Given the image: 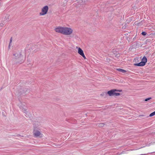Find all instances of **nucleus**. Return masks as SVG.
I'll return each mask as SVG.
<instances>
[{"instance_id":"obj_9","label":"nucleus","mask_w":155,"mask_h":155,"mask_svg":"<svg viewBox=\"0 0 155 155\" xmlns=\"http://www.w3.org/2000/svg\"><path fill=\"white\" fill-rule=\"evenodd\" d=\"M116 70L118 71L121 72L123 73H125L126 72V70L121 68H117V69Z\"/></svg>"},{"instance_id":"obj_12","label":"nucleus","mask_w":155,"mask_h":155,"mask_svg":"<svg viewBox=\"0 0 155 155\" xmlns=\"http://www.w3.org/2000/svg\"><path fill=\"white\" fill-rule=\"evenodd\" d=\"M104 124L103 123H100L99 124L98 126L100 127H103L104 126Z\"/></svg>"},{"instance_id":"obj_8","label":"nucleus","mask_w":155,"mask_h":155,"mask_svg":"<svg viewBox=\"0 0 155 155\" xmlns=\"http://www.w3.org/2000/svg\"><path fill=\"white\" fill-rule=\"evenodd\" d=\"M134 64L135 65L138 66H144L145 64L144 63V62H143L142 61L140 63L138 64Z\"/></svg>"},{"instance_id":"obj_5","label":"nucleus","mask_w":155,"mask_h":155,"mask_svg":"<svg viewBox=\"0 0 155 155\" xmlns=\"http://www.w3.org/2000/svg\"><path fill=\"white\" fill-rule=\"evenodd\" d=\"M118 91L116 89H113L107 92V94L110 96H117L120 95L119 93L117 92Z\"/></svg>"},{"instance_id":"obj_13","label":"nucleus","mask_w":155,"mask_h":155,"mask_svg":"<svg viewBox=\"0 0 155 155\" xmlns=\"http://www.w3.org/2000/svg\"><path fill=\"white\" fill-rule=\"evenodd\" d=\"M141 34L143 35H146L147 33L145 31H143L142 32Z\"/></svg>"},{"instance_id":"obj_6","label":"nucleus","mask_w":155,"mask_h":155,"mask_svg":"<svg viewBox=\"0 0 155 155\" xmlns=\"http://www.w3.org/2000/svg\"><path fill=\"white\" fill-rule=\"evenodd\" d=\"M76 48L78 49V53L81 55L82 56L84 59H86V57L85 56L83 51L80 48L76 47Z\"/></svg>"},{"instance_id":"obj_10","label":"nucleus","mask_w":155,"mask_h":155,"mask_svg":"<svg viewBox=\"0 0 155 155\" xmlns=\"http://www.w3.org/2000/svg\"><path fill=\"white\" fill-rule=\"evenodd\" d=\"M142 61L143 62H144V63H145V64H146V63L147 62V59L145 56H144L142 58Z\"/></svg>"},{"instance_id":"obj_1","label":"nucleus","mask_w":155,"mask_h":155,"mask_svg":"<svg viewBox=\"0 0 155 155\" xmlns=\"http://www.w3.org/2000/svg\"><path fill=\"white\" fill-rule=\"evenodd\" d=\"M54 30L56 32L66 35H71L73 32V30L70 27H58L55 28Z\"/></svg>"},{"instance_id":"obj_2","label":"nucleus","mask_w":155,"mask_h":155,"mask_svg":"<svg viewBox=\"0 0 155 155\" xmlns=\"http://www.w3.org/2000/svg\"><path fill=\"white\" fill-rule=\"evenodd\" d=\"M13 55L17 63H22L24 62L25 59V57L22 56L21 52L19 51L14 52Z\"/></svg>"},{"instance_id":"obj_4","label":"nucleus","mask_w":155,"mask_h":155,"mask_svg":"<svg viewBox=\"0 0 155 155\" xmlns=\"http://www.w3.org/2000/svg\"><path fill=\"white\" fill-rule=\"evenodd\" d=\"M48 7L47 5L44 6L41 9V11L39 13V15L40 16H43L48 13Z\"/></svg>"},{"instance_id":"obj_11","label":"nucleus","mask_w":155,"mask_h":155,"mask_svg":"<svg viewBox=\"0 0 155 155\" xmlns=\"http://www.w3.org/2000/svg\"><path fill=\"white\" fill-rule=\"evenodd\" d=\"M154 115H155V111L150 114L149 116L150 117H152Z\"/></svg>"},{"instance_id":"obj_14","label":"nucleus","mask_w":155,"mask_h":155,"mask_svg":"<svg viewBox=\"0 0 155 155\" xmlns=\"http://www.w3.org/2000/svg\"><path fill=\"white\" fill-rule=\"evenodd\" d=\"M151 99V97H150V98H146L145 99V101H147L149 100H150V99Z\"/></svg>"},{"instance_id":"obj_3","label":"nucleus","mask_w":155,"mask_h":155,"mask_svg":"<svg viewBox=\"0 0 155 155\" xmlns=\"http://www.w3.org/2000/svg\"><path fill=\"white\" fill-rule=\"evenodd\" d=\"M33 134L35 137L37 138H41L44 136L43 134L38 128L36 127L34 128Z\"/></svg>"},{"instance_id":"obj_15","label":"nucleus","mask_w":155,"mask_h":155,"mask_svg":"<svg viewBox=\"0 0 155 155\" xmlns=\"http://www.w3.org/2000/svg\"><path fill=\"white\" fill-rule=\"evenodd\" d=\"M12 38H11L10 40V43H9V47L10 46V44L12 42Z\"/></svg>"},{"instance_id":"obj_7","label":"nucleus","mask_w":155,"mask_h":155,"mask_svg":"<svg viewBox=\"0 0 155 155\" xmlns=\"http://www.w3.org/2000/svg\"><path fill=\"white\" fill-rule=\"evenodd\" d=\"M19 106L20 109L23 112L25 113L27 112V108L25 105L21 104V105H19Z\"/></svg>"}]
</instances>
